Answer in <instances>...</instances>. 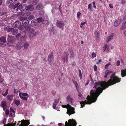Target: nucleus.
<instances>
[{"mask_svg": "<svg viewBox=\"0 0 126 126\" xmlns=\"http://www.w3.org/2000/svg\"><path fill=\"white\" fill-rule=\"evenodd\" d=\"M56 25L62 30L63 29L64 25V22L63 21L57 20L56 22Z\"/></svg>", "mask_w": 126, "mask_h": 126, "instance_id": "nucleus-4", "label": "nucleus"}, {"mask_svg": "<svg viewBox=\"0 0 126 126\" xmlns=\"http://www.w3.org/2000/svg\"><path fill=\"white\" fill-rule=\"evenodd\" d=\"M121 79L115 76V73H113L111 75L110 79L108 81H100L95 82L94 84L93 88L96 89L95 90H91L90 91V96L88 95L86 98L87 100L80 102L81 106V108L84 106V105L91 104L92 103L95 102L98 97L101 93L103 90H105L109 86L119 82Z\"/></svg>", "mask_w": 126, "mask_h": 126, "instance_id": "nucleus-1", "label": "nucleus"}, {"mask_svg": "<svg viewBox=\"0 0 126 126\" xmlns=\"http://www.w3.org/2000/svg\"><path fill=\"white\" fill-rule=\"evenodd\" d=\"M109 72V70H107L105 71V75L104 76V77L105 78H106L107 77L108 75H109V74H110Z\"/></svg>", "mask_w": 126, "mask_h": 126, "instance_id": "nucleus-34", "label": "nucleus"}, {"mask_svg": "<svg viewBox=\"0 0 126 126\" xmlns=\"http://www.w3.org/2000/svg\"><path fill=\"white\" fill-rule=\"evenodd\" d=\"M68 53H69V55L70 54V58H73L74 56V53L72 50L68 49V51H67Z\"/></svg>", "mask_w": 126, "mask_h": 126, "instance_id": "nucleus-17", "label": "nucleus"}, {"mask_svg": "<svg viewBox=\"0 0 126 126\" xmlns=\"http://www.w3.org/2000/svg\"><path fill=\"white\" fill-rule=\"evenodd\" d=\"M59 101V99H56L55 100L53 105V107L54 109H55L56 107V105Z\"/></svg>", "mask_w": 126, "mask_h": 126, "instance_id": "nucleus-22", "label": "nucleus"}, {"mask_svg": "<svg viewBox=\"0 0 126 126\" xmlns=\"http://www.w3.org/2000/svg\"><path fill=\"white\" fill-rule=\"evenodd\" d=\"M10 111L12 112H14V113H15V111L14 110L12 107H10Z\"/></svg>", "mask_w": 126, "mask_h": 126, "instance_id": "nucleus-47", "label": "nucleus"}, {"mask_svg": "<svg viewBox=\"0 0 126 126\" xmlns=\"http://www.w3.org/2000/svg\"><path fill=\"white\" fill-rule=\"evenodd\" d=\"M30 120H23L22 121L21 124L19 125V126H25L29 125L30 123V122L28 121Z\"/></svg>", "mask_w": 126, "mask_h": 126, "instance_id": "nucleus-9", "label": "nucleus"}, {"mask_svg": "<svg viewBox=\"0 0 126 126\" xmlns=\"http://www.w3.org/2000/svg\"><path fill=\"white\" fill-rule=\"evenodd\" d=\"M14 93L15 94H17V93L18 92H20V91H18V90L16 91V90L15 89H14Z\"/></svg>", "mask_w": 126, "mask_h": 126, "instance_id": "nucleus-53", "label": "nucleus"}, {"mask_svg": "<svg viewBox=\"0 0 126 126\" xmlns=\"http://www.w3.org/2000/svg\"><path fill=\"white\" fill-rule=\"evenodd\" d=\"M31 14V13L30 12H27L25 14V16H29Z\"/></svg>", "mask_w": 126, "mask_h": 126, "instance_id": "nucleus-41", "label": "nucleus"}, {"mask_svg": "<svg viewBox=\"0 0 126 126\" xmlns=\"http://www.w3.org/2000/svg\"><path fill=\"white\" fill-rule=\"evenodd\" d=\"M120 62L119 60L117 61L116 62V65L117 66H119L120 65Z\"/></svg>", "mask_w": 126, "mask_h": 126, "instance_id": "nucleus-55", "label": "nucleus"}, {"mask_svg": "<svg viewBox=\"0 0 126 126\" xmlns=\"http://www.w3.org/2000/svg\"><path fill=\"white\" fill-rule=\"evenodd\" d=\"M8 37L7 38V40L8 41V42H10V41L13 40V36L8 35Z\"/></svg>", "mask_w": 126, "mask_h": 126, "instance_id": "nucleus-28", "label": "nucleus"}, {"mask_svg": "<svg viewBox=\"0 0 126 126\" xmlns=\"http://www.w3.org/2000/svg\"><path fill=\"white\" fill-rule=\"evenodd\" d=\"M58 9L60 11V13H61V4H60V5Z\"/></svg>", "mask_w": 126, "mask_h": 126, "instance_id": "nucleus-58", "label": "nucleus"}, {"mask_svg": "<svg viewBox=\"0 0 126 126\" xmlns=\"http://www.w3.org/2000/svg\"><path fill=\"white\" fill-rule=\"evenodd\" d=\"M26 8V10L28 11H32L34 9L33 5L32 4L28 5Z\"/></svg>", "mask_w": 126, "mask_h": 126, "instance_id": "nucleus-16", "label": "nucleus"}, {"mask_svg": "<svg viewBox=\"0 0 126 126\" xmlns=\"http://www.w3.org/2000/svg\"><path fill=\"white\" fill-rule=\"evenodd\" d=\"M121 74L122 77L126 76V69L125 70H121Z\"/></svg>", "mask_w": 126, "mask_h": 126, "instance_id": "nucleus-20", "label": "nucleus"}, {"mask_svg": "<svg viewBox=\"0 0 126 126\" xmlns=\"http://www.w3.org/2000/svg\"><path fill=\"white\" fill-rule=\"evenodd\" d=\"M6 36H3L0 38V40L2 42L4 43H5L6 42Z\"/></svg>", "mask_w": 126, "mask_h": 126, "instance_id": "nucleus-23", "label": "nucleus"}, {"mask_svg": "<svg viewBox=\"0 0 126 126\" xmlns=\"http://www.w3.org/2000/svg\"><path fill=\"white\" fill-rule=\"evenodd\" d=\"M124 22L126 24V15L123 18Z\"/></svg>", "mask_w": 126, "mask_h": 126, "instance_id": "nucleus-49", "label": "nucleus"}, {"mask_svg": "<svg viewBox=\"0 0 126 126\" xmlns=\"http://www.w3.org/2000/svg\"><path fill=\"white\" fill-rule=\"evenodd\" d=\"M23 44L21 42H19L16 44V48L18 50L20 49L23 46Z\"/></svg>", "mask_w": 126, "mask_h": 126, "instance_id": "nucleus-13", "label": "nucleus"}, {"mask_svg": "<svg viewBox=\"0 0 126 126\" xmlns=\"http://www.w3.org/2000/svg\"><path fill=\"white\" fill-rule=\"evenodd\" d=\"M111 64V63H109L105 65V68L106 69H107L108 68V66Z\"/></svg>", "mask_w": 126, "mask_h": 126, "instance_id": "nucleus-42", "label": "nucleus"}, {"mask_svg": "<svg viewBox=\"0 0 126 126\" xmlns=\"http://www.w3.org/2000/svg\"><path fill=\"white\" fill-rule=\"evenodd\" d=\"M125 3V0H121V3L123 4L124 3Z\"/></svg>", "mask_w": 126, "mask_h": 126, "instance_id": "nucleus-59", "label": "nucleus"}, {"mask_svg": "<svg viewBox=\"0 0 126 126\" xmlns=\"http://www.w3.org/2000/svg\"><path fill=\"white\" fill-rule=\"evenodd\" d=\"M73 83L75 85V86L76 87L77 90V91L79 93V90L78 89V83H77V82L75 81H74L73 82Z\"/></svg>", "mask_w": 126, "mask_h": 126, "instance_id": "nucleus-32", "label": "nucleus"}, {"mask_svg": "<svg viewBox=\"0 0 126 126\" xmlns=\"http://www.w3.org/2000/svg\"><path fill=\"white\" fill-rule=\"evenodd\" d=\"M90 80L91 81L92 84L94 83V82L92 78H91V79Z\"/></svg>", "mask_w": 126, "mask_h": 126, "instance_id": "nucleus-61", "label": "nucleus"}, {"mask_svg": "<svg viewBox=\"0 0 126 126\" xmlns=\"http://www.w3.org/2000/svg\"><path fill=\"white\" fill-rule=\"evenodd\" d=\"M24 48L25 49H27L29 46V44L28 42H25L23 45Z\"/></svg>", "mask_w": 126, "mask_h": 126, "instance_id": "nucleus-33", "label": "nucleus"}, {"mask_svg": "<svg viewBox=\"0 0 126 126\" xmlns=\"http://www.w3.org/2000/svg\"><path fill=\"white\" fill-rule=\"evenodd\" d=\"M58 125L59 126H61L62 125H63V126H64V125L62 123H59V124H58Z\"/></svg>", "mask_w": 126, "mask_h": 126, "instance_id": "nucleus-62", "label": "nucleus"}, {"mask_svg": "<svg viewBox=\"0 0 126 126\" xmlns=\"http://www.w3.org/2000/svg\"><path fill=\"white\" fill-rule=\"evenodd\" d=\"M36 32L34 31H32V32H31L30 36L32 38L35 36L36 34Z\"/></svg>", "mask_w": 126, "mask_h": 126, "instance_id": "nucleus-25", "label": "nucleus"}, {"mask_svg": "<svg viewBox=\"0 0 126 126\" xmlns=\"http://www.w3.org/2000/svg\"><path fill=\"white\" fill-rule=\"evenodd\" d=\"M6 103L4 101H2L1 103V106L2 107H5L6 106Z\"/></svg>", "mask_w": 126, "mask_h": 126, "instance_id": "nucleus-31", "label": "nucleus"}, {"mask_svg": "<svg viewBox=\"0 0 126 126\" xmlns=\"http://www.w3.org/2000/svg\"><path fill=\"white\" fill-rule=\"evenodd\" d=\"M92 55L93 58H95L96 57V55L94 52H93L92 53Z\"/></svg>", "mask_w": 126, "mask_h": 126, "instance_id": "nucleus-54", "label": "nucleus"}, {"mask_svg": "<svg viewBox=\"0 0 126 126\" xmlns=\"http://www.w3.org/2000/svg\"><path fill=\"white\" fill-rule=\"evenodd\" d=\"M21 94L22 93H20L19 94V95L20 98L22 100L27 101V97L26 96H23L22 95V96Z\"/></svg>", "mask_w": 126, "mask_h": 126, "instance_id": "nucleus-24", "label": "nucleus"}, {"mask_svg": "<svg viewBox=\"0 0 126 126\" xmlns=\"http://www.w3.org/2000/svg\"><path fill=\"white\" fill-rule=\"evenodd\" d=\"M69 53H68L66 51L64 53V55L61 57V58L63 60L64 62L66 63L68 60Z\"/></svg>", "mask_w": 126, "mask_h": 126, "instance_id": "nucleus-7", "label": "nucleus"}, {"mask_svg": "<svg viewBox=\"0 0 126 126\" xmlns=\"http://www.w3.org/2000/svg\"><path fill=\"white\" fill-rule=\"evenodd\" d=\"M31 27L29 25L26 26L25 28V30L26 31H29L31 29Z\"/></svg>", "mask_w": 126, "mask_h": 126, "instance_id": "nucleus-36", "label": "nucleus"}, {"mask_svg": "<svg viewBox=\"0 0 126 126\" xmlns=\"http://www.w3.org/2000/svg\"><path fill=\"white\" fill-rule=\"evenodd\" d=\"M121 23V20H118L115 21L114 23V26L117 27L119 26Z\"/></svg>", "mask_w": 126, "mask_h": 126, "instance_id": "nucleus-19", "label": "nucleus"}, {"mask_svg": "<svg viewBox=\"0 0 126 126\" xmlns=\"http://www.w3.org/2000/svg\"><path fill=\"white\" fill-rule=\"evenodd\" d=\"M6 118H4L3 120L2 123L4 124H5L6 122Z\"/></svg>", "mask_w": 126, "mask_h": 126, "instance_id": "nucleus-46", "label": "nucleus"}, {"mask_svg": "<svg viewBox=\"0 0 126 126\" xmlns=\"http://www.w3.org/2000/svg\"><path fill=\"white\" fill-rule=\"evenodd\" d=\"M8 89H7L5 93L4 94H2V95L3 96H5L7 94H8Z\"/></svg>", "mask_w": 126, "mask_h": 126, "instance_id": "nucleus-40", "label": "nucleus"}, {"mask_svg": "<svg viewBox=\"0 0 126 126\" xmlns=\"http://www.w3.org/2000/svg\"><path fill=\"white\" fill-rule=\"evenodd\" d=\"M21 23L18 21H16L13 25V27L14 28H17L19 29H21Z\"/></svg>", "mask_w": 126, "mask_h": 126, "instance_id": "nucleus-6", "label": "nucleus"}, {"mask_svg": "<svg viewBox=\"0 0 126 126\" xmlns=\"http://www.w3.org/2000/svg\"><path fill=\"white\" fill-rule=\"evenodd\" d=\"M9 112V110L7 109L5 111L6 115L7 116L8 115Z\"/></svg>", "mask_w": 126, "mask_h": 126, "instance_id": "nucleus-43", "label": "nucleus"}, {"mask_svg": "<svg viewBox=\"0 0 126 126\" xmlns=\"http://www.w3.org/2000/svg\"><path fill=\"white\" fill-rule=\"evenodd\" d=\"M13 96L14 95H8L7 97V98L8 100L12 101L13 99Z\"/></svg>", "mask_w": 126, "mask_h": 126, "instance_id": "nucleus-29", "label": "nucleus"}, {"mask_svg": "<svg viewBox=\"0 0 126 126\" xmlns=\"http://www.w3.org/2000/svg\"><path fill=\"white\" fill-rule=\"evenodd\" d=\"M50 27L49 29V31L51 34H52L54 33L53 26L52 24H50L49 25Z\"/></svg>", "mask_w": 126, "mask_h": 126, "instance_id": "nucleus-15", "label": "nucleus"}, {"mask_svg": "<svg viewBox=\"0 0 126 126\" xmlns=\"http://www.w3.org/2000/svg\"><path fill=\"white\" fill-rule=\"evenodd\" d=\"M10 32H11V33L12 35H14L18 33V30L17 29L11 28L10 30Z\"/></svg>", "mask_w": 126, "mask_h": 126, "instance_id": "nucleus-11", "label": "nucleus"}, {"mask_svg": "<svg viewBox=\"0 0 126 126\" xmlns=\"http://www.w3.org/2000/svg\"><path fill=\"white\" fill-rule=\"evenodd\" d=\"M93 6L94 8L96 9V7L95 5V1H94L93 2Z\"/></svg>", "mask_w": 126, "mask_h": 126, "instance_id": "nucleus-52", "label": "nucleus"}, {"mask_svg": "<svg viewBox=\"0 0 126 126\" xmlns=\"http://www.w3.org/2000/svg\"><path fill=\"white\" fill-rule=\"evenodd\" d=\"M26 41V37L24 36H22L20 38L19 41L23 43H24V42Z\"/></svg>", "mask_w": 126, "mask_h": 126, "instance_id": "nucleus-21", "label": "nucleus"}, {"mask_svg": "<svg viewBox=\"0 0 126 126\" xmlns=\"http://www.w3.org/2000/svg\"><path fill=\"white\" fill-rule=\"evenodd\" d=\"M66 99V101L68 104L66 105H63L62 106V107L68 109L66 113L70 116L71 114H73L75 113L74 108L69 105H73V99L70 96L68 95Z\"/></svg>", "mask_w": 126, "mask_h": 126, "instance_id": "nucleus-2", "label": "nucleus"}, {"mask_svg": "<svg viewBox=\"0 0 126 126\" xmlns=\"http://www.w3.org/2000/svg\"><path fill=\"white\" fill-rule=\"evenodd\" d=\"M114 36V34L113 33H111L110 35L107 38L106 41L108 42L112 40Z\"/></svg>", "mask_w": 126, "mask_h": 126, "instance_id": "nucleus-10", "label": "nucleus"}, {"mask_svg": "<svg viewBox=\"0 0 126 126\" xmlns=\"http://www.w3.org/2000/svg\"><path fill=\"white\" fill-rule=\"evenodd\" d=\"M11 28H9L8 27H6L5 28H4V30H6L8 32H10V30L11 29Z\"/></svg>", "mask_w": 126, "mask_h": 126, "instance_id": "nucleus-38", "label": "nucleus"}, {"mask_svg": "<svg viewBox=\"0 0 126 126\" xmlns=\"http://www.w3.org/2000/svg\"><path fill=\"white\" fill-rule=\"evenodd\" d=\"M21 95L23 96H26L27 97H29V96L27 93H22Z\"/></svg>", "mask_w": 126, "mask_h": 126, "instance_id": "nucleus-39", "label": "nucleus"}, {"mask_svg": "<svg viewBox=\"0 0 126 126\" xmlns=\"http://www.w3.org/2000/svg\"><path fill=\"white\" fill-rule=\"evenodd\" d=\"M89 81H90L89 80H88L87 81V82L85 84V86L87 85L88 84H89Z\"/></svg>", "mask_w": 126, "mask_h": 126, "instance_id": "nucleus-60", "label": "nucleus"}, {"mask_svg": "<svg viewBox=\"0 0 126 126\" xmlns=\"http://www.w3.org/2000/svg\"><path fill=\"white\" fill-rule=\"evenodd\" d=\"M20 20L22 21V24L26 26L28 25L29 24V21L28 20L26 19H23L22 18L20 19Z\"/></svg>", "mask_w": 126, "mask_h": 126, "instance_id": "nucleus-14", "label": "nucleus"}, {"mask_svg": "<svg viewBox=\"0 0 126 126\" xmlns=\"http://www.w3.org/2000/svg\"><path fill=\"white\" fill-rule=\"evenodd\" d=\"M92 5L91 4H89L88 5V9L90 10V11L92 10V9L91 8Z\"/></svg>", "mask_w": 126, "mask_h": 126, "instance_id": "nucleus-51", "label": "nucleus"}, {"mask_svg": "<svg viewBox=\"0 0 126 126\" xmlns=\"http://www.w3.org/2000/svg\"><path fill=\"white\" fill-rule=\"evenodd\" d=\"M97 67L96 66V65H94V70L95 71H96L97 70Z\"/></svg>", "mask_w": 126, "mask_h": 126, "instance_id": "nucleus-50", "label": "nucleus"}, {"mask_svg": "<svg viewBox=\"0 0 126 126\" xmlns=\"http://www.w3.org/2000/svg\"><path fill=\"white\" fill-rule=\"evenodd\" d=\"M42 8V6L41 4H39L36 7V9L37 10H40Z\"/></svg>", "mask_w": 126, "mask_h": 126, "instance_id": "nucleus-27", "label": "nucleus"}, {"mask_svg": "<svg viewBox=\"0 0 126 126\" xmlns=\"http://www.w3.org/2000/svg\"><path fill=\"white\" fill-rule=\"evenodd\" d=\"M37 21V22H43L44 20V19L43 18L40 17L36 19Z\"/></svg>", "mask_w": 126, "mask_h": 126, "instance_id": "nucleus-26", "label": "nucleus"}, {"mask_svg": "<svg viewBox=\"0 0 126 126\" xmlns=\"http://www.w3.org/2000/svg\"><path fill=\"white\" fill-rule=\"evenodd\" d=\"M27 7L26 5L25 4H21L16 8V11H17L19 10L22 12Z\"/></svg>", "mask_w": 126, "mask_h": 126, "instance_id": "nucleus-5", "label": "nucleus"}, {"mask_svg": "<svg viewBox=\"0 0 126 126\" xmlns=\"http://www.w3.org/2000/svg\"><path fill=\"white\" fill-rule=\"evenodd\" d=\"M126 28V24L124 22H123V23L121 27V29L122 30H124Z\"/></svg>", "mask_w": 126, "mask_h": 126, "instance_id": "nucleus-30", "label": "nucleus"}, {"mask_svg": "<svg viewBox=\"0 0 126 126\" xmlns=\"http://www.w3.org/2000/svg\"><path fill=\"white\" fill-rule=\"evenodd\" d=\"M15 102L16 105L18 106L20 104V101L19 100H16L15 99L14 100Z\"/></svg>", "mask_w": 126, "mask_h": 126, "instance_id": "nucleus-35", "label": "nucleus"}, {"mask_svg": "<svg viewBox=\"0 0 126 126\" xmlns=\"http://www.w3.org/2000/svg\"><path fill=\"white\" fill-rule=\"evenodd\" d=\"M77 123L73 119H72L69 120L67 122L66 121L65 122V126H76Z\"/></svg>", "mask_w": 126, "mask_h": 126, "instance_id": "nucleus-3", "label": "nucleus"}, {"mask_svg": "<svg viewBox=\"0 0 126 126\" xmlns=\"http://www.w3.org/2000/svg\"><path fill=\"white\" fill-rule=\"evenodd\" d=\"M13 1V0H7L6 3L8 4H10L12 3Z\"/></svg>", "mask_w": 126, "mask_h": 126, "instance_id": "nucleus-37", "label": "nucleus"}, {"mask_svg": "<svg viewBox=\"0 0 126 126\" xmlns=\"http://www.w3.org/2000/svg\"><path fill=\"white\" fill-rule=\"evenodd\" d=\"M107 45L106 44H105V45L103 47V48H105L103 49L104 51L107 48Z\"/></svg>", "mask_w": 126, "mask_h": 126, "instance_id": "nucleus-57", "label": "nucleus"}, {"mask_svg": "<svg viewBox=\"0 0 126 126\" xmlns=\"http://www.w3.org/2000/svg\"><path fill=\"white\" fill-rule=\"evenodd\" d=\"M53 59V53L51 52L50 55L48 56V61L49 62H51Z\"/></svg>", "mask_w": 126, "mask_h": 126, "instance_id": "nucleus-12", "label": "nucleus"}, {"mask_svg": "<svg viewBox=\"0 0 126 126\" xmlns=\"http://www.w3.org/2000/svg\"><path fill=\"white\" fill-rule=\"evenodd\" d=\"M20 34L18 33L16 35V37L19 40V37L20 36Z\"/></svg>", "mask_w": 126, "mask_h": 126, "instance_id": "nucleus-45", "label": "nucleus"}, {"mask_svg": "<svg viewBox=\"0 0 126 126\" xmlns=\"http://www.w3.org/2000/svg\"><path fill=\"white\" fill-rule=\"evenodd\" d=\"M20 4V3L18 2L16 4H15L14 3H12L8 6V7L10 9H16L18 6Z\"/></svg>", "mask_w": 126, "mask_h": 126, "instance_id": "nucleus-8", "label": "nucleus"}, {"mask_svg": "<svg viewBox=\"0 0 126 126\" xmlns=\"http://www.w3.org/2000/svg\"><path fill=\"white\" fill-rule=\"evenodd\" d=\"M0 46L2 47H4L6 46V45L5 44L3 43H0Z\"/></svg>", "mask_w": 126, "mask_h": 126, "instance_id": "nucleus-56", "label": "nucleus"}, {"mask_svg": "<svg viewBox=\"0 0 126 126\" xmlns=\"http://www.w3.org/2000/svg\"><path fill=\"white\" fill-rule=\"evenodd\" d=\"M37 21L36 19H34L31 21V25L32 26H35L37 24Z\"/></svg>", "mask_w": 126, "mask_h": 126, "instance_id": "nucleus-18", "label": "nucleus"}, {"mask_svg": "<svg viewBox=\"0 0 126 126\" xmlns=\"http://www.w3.org/2000/svg\"><path fill=\"white\" fill-rule=\"evenodd\" d=\"M79 77L80 79L82 78V74L81 71L80 69H79Z\"/></svg>", "mask_w": 126, "mask_h": 126, "instance_id": "nucleus-48", "label": "nucleus"}, {"mask_svg": "<svg viewBox=\"0 0 126 126\" xmlns=\"http://www.w3.org/2000/svg\"><path fill=\"white\" fill-rule=\"evenodd\" d=\"M109 7H110V8H113V6H112V5H110V4H109Z\"/></svg>", "mask_w": 126, "mask_h": 126, "instance_id": "nucleus-63", "label": "nucleus"}, {"mask_svg": "<svg viewBox=\"0 0 126 126\" xmlns=\"http://www.w3.org/2000/svg\"><path fill=\"white\" fill-rule=\"evenodd\" d=\"M34 16L33 15H31L29 16L28 17V19H31L33 18Z\"/></svg>", "mask_w": 126, "mask_h": 126, "instance_id": "nucleus-44", "label": "nucleus"}, {"mask_svg": "<svg viewBox=\"0 0 126 126\" xmlns=\"http://www.w3.org/2000/svg\"><path fill=\"white\" fill-rule=\"evenodd\" d=\"M86 22H84L82 23H81V25H84L86 23Z\"/></svg>", "mask_w": 126, "mask_h": 126, "instance_id": "nucleus-64", "label": "nucleus"}]
</instances>
